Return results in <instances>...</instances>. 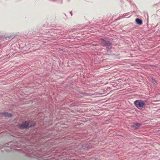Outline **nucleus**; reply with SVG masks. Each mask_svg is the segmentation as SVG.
Instances as JSON below:
<instances>
[{
	"label": "nucleus",
	"instance_id": "f257e3e1",
	"mask_svg": "<svg viewBox=\"0 0 160 160\" xmlns=\"http://www.w3.org/2000/svg\"><path fill=\"white\" fill-rule=\"evenodd\" d=\"M35 125V123L34 122L32 123L29 121H26L20 125V127L21 128H24L34 126Z\"/></svg>",
	"mask_w": 160,
	"mask_h": 160
},
{
	"label": "nucleus",
	"instance_id": "f03ea898",
	"mask_svg": "<svg viewBox=\"0 0 160 160\" xmlns=\"http://www.w3.org/2000/svg\"><path fill=\"white\" fill-rule=\"evenodd\" d=\"M134 103L136 107L139 109L143 108L145 105V102L141 100L135 101Z\"/></svg>",
	"mask_w": 160,
	"mask_h": 160
},
{
	"label": "nucleus",
	"instance_id": "7ed1b4c3",
	"mask_svg": "<svg viewBox=\"0 0 160 160\" xmlns=\"http://www.w3.org/2000/svg\"><path fill=\"white\" fill-rule=\"evenodd\" d=\"M4 116L6 117H11L12 116V115L10 113H8L7 112H4L3 113H1V116Z\"/></svg>",
	"mask_w": 160,
	"mask_h": 160
},
{
	"label": "nucleus",
	"instance_id": "20e7f679",
	"mask_svg": "<svg viewBox=\"0 0 160 160\" xmlns=\"http://www.w3.org/2000/svg\"><path fill=\"white\" fill-rule=\"evenodd\" d=\"M103 45L105 46L108 47H109L110 46V43L108 41H103Z\"/></svg>",
	"mask_w": 160,
	"mask_h": 160
},
{
	"label": "nucleus",
	"instance_id": "39448f33",
	"mask_svg": "<svg viewBox=\"0 0 160 160\" xmlns=\"http://www.w3.org/2000/svg\"><path fill=\"white\" fill-rule=\"evenodd\" d=\"M135 21L137 24L139 25H141L142 23V21L140 19L137 18L136 19Z\"/></svg>",
	"mask_w": 160,
	"mask_h": 160
},
{
	"label": "nucleus",
	"instance_id": "423d86ee",
	"mask_svg": "<svg viewBox=\"0 0 160 160\" xmlns=\"http://www.w3.org/2000/svg\"><path fill=\"white\" fill-rule=\"evenodd\" d=\"M141 126V124L139 123H135L133 124L132 127H135L136 126L137 127H140Z\"/></svg>",
	"mask_w": 160,
	"mask_h": 160
}]
</instances>
